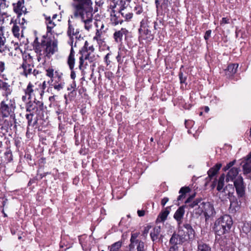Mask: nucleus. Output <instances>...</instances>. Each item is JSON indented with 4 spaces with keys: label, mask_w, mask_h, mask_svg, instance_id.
<instances>
[{
    "label": "nucleus",
    "mask_w": 251,
    "mask_h": 251,
    "mask_svg": "<svg viewBox=\"0 0 251 251\" xmlns=\"http://www.w3.org/2000/svg\"><path fill=\"white\" fill-rule=\"evenodd\" d=\"M73 15L71 18H79L84 24V28L89 31L92 27L93 7L91 0H74Z\"/></svg>",
    "instance_id": "1"
},
{
    "label": "nucleus",
    "mask_w": 251,
    "mask_h": 251,
    "mask_svg": "<svg viewBox=\"0 0 251 251\" xmlns=\"http://www.w3.org/2000/svg\"><path fill=\"white\" fill-rule=\"evenodd\" d=\"M33 49L37 54V58L38 62L43 61L45 62L46 58H50L55 52L57 51V41L50 38H43L39 42L38 38H36L33 42Z\"/></svg>",
    "instance_id": "2"
},
{
    "label": "nucleus",
    "mask_w": 251,
    "mask_h": 251,
    "mask_svg": "<svg viewBox=\"0 0 251 251\" xmlns=\"http://www.w3.org/2000/svg\"><path fill=\"white\" fill-rule=\"evenodd\" d=\"M233 224L231 217L228 215H225L216 220L213 229L219 236L228 233Z\"/></svg>",
    "instance_id": "3"
},
{
    "label": "nucleus",
    "mask_w": 251,
    "mask_h": 251,
    "mask_svg": "<svg viewBox=\"0 0 251 251\" xmlns=\"http://www.w3.org/2000/svg\"><path fill=\"white\" fill-rule=\"evenodd\" d=\"M25 106L26 111L36 115L37 118H41L43 116L45 107L43 101L38 100L35 98L33 101L29 100Z\"/></svg>",
    "instance_id": "4"
},
{
    "label": "nucleus",
    "mask_w": 251,
    "mask_h": 251,
    "mask_svg": "<svg viewBox=\"0 0 251 251\" xmlns=\"http://www.w3.org/2000/svg\"><path fill=\"white\" fill-rule=\"evenodd\" d=\"M10 100L7 101V99L2 100L0 103V111L3 117H7L10 116L15 124L14 127H16L17 122L15 114H13L14 107L12 104L10 103Z\"/></svg>",
    "instance_id": "5"
},
{
    "label": "nucleus",
    "mask_w": 251,
    "mask_h": 251,
    "mask_svg": "<svg viewBox=\"0 0 251 251\" xmlns=\"http://www.w3.org/2000/svg\"><path fill=\"white\" fill-rule=\"evenodd\" d=\"M24 93L28 95V100H31L32 98H35L36 97L39 96L40 99H42L44 95L43 90L40 89L35 84L29 82L26 88L24 89Z\"/></svg>",
    "instance_id": "6"
},
{
    "label": "nucleus",
    "mask_w": 251,
    "mask_h": 251,
    "mask_svg": "<svg viewBox=\"0 0 251 251\" xmlns=\"http://www.w3.org/2000/svg\"><path fill=\"white\" fill-rule=\"evenodd\" d=\"M201 212H203L205 221L212 219L216 215V211L213 204L209 202H202L201 203Z\"/></svg>",
    "instance_id": "7"
},
{
    "label": "nucleus",
    "mask_w": 251,
    "mask_h": 251,
    "mask_svg": "<svg viewBox=\"0 0 251 251\" xmlns=\"http://www.w3.org/2000/svg\"><path fill=\"white\" fill-rule=\"evenodd\" d=\"M46 75L50 78L48 83L64 82L63 78V74L58 70L54 71L53 68H49L46 70Z\"/></svg>",
    "instance_id": "8"
},
{
    "label": "nucleus",
    "mask_w": 251,
    "mask_h": 251,
    "mask_svg": "<svg viewBox=\"0 0 251 251\" xmlns=\"http://www.w3.org/2000/svg\"><path fill=\"white\" fill-rule=\"evenodd\" d=\"M68 25L67 34L70 38L68 43L71 46V48H73L74 37L75 36L76 39L78 38V35L79 34L80 30L78 28H75V24L74 22L70 19L68 21Z\"/></svg>",
    "instance_id": "9"
},
{
    "label": "nucleus",
    "mask_w": 251,
    "mask_h": 251,
    "mask_svg": "<svg viewBox=\"0 0 251 251\" xmlns=\"http://www.w3.org/2000/svg\"><path fill=\"white\" fill-rule=\"evenodd\" d=\"M236 194L238 199H244L246 195V185L244 184L242 176L238 177L234 181Z\"/></svg>",
    "instance_id": "10"
},
{
    "label": "nucleus",
    "mask_w": 251,
    "mask_h": 251,
    "mask_svg": "<svg viewBox=\"0 0 251 251\" xmlns=\"http://www.w3.org/2000/svg\"><path fill=\"white\" fill-rule=\"evenodd\" d=\"M13 91L11 86L5 81L0 79V92L2 95L8 100V96H10Z\"/></svg>",
    "instance_id": "11"
},
{
    "label": "nucleus",
    "mask_w": 251,
    "mask_h": 251,
    "mask_svg": "<svg viewBox=\"0 0 251 251\" xmlns=\"http://www.w3.org/2000/svg\"><path fill=\"white\" fill-rule=\"evenodd\" d=\"M95 50L94 47L93 45L89 46V43L87 41H86L84 43V45L79 50V53L82 54V57H85L86 58H92L93 57L91 56L92 53Z\"/></svg>",
    "instance_id": "12"
},
{
    "label": "nucleus",
    "mask_w": 251,
    "mask_h": 251,
    "mask_svg": "<svg viewBox=\"0 0 251 251\" xmlns=\"http://www.w3.org/2000/svg\"><path fill=\"white\" fill-rule=\"evenodd\" d=\"M75 52L74 50V49L72 48L71 49L70 53L67 60L68 65H69L70 69L71 70L70 76L71 78L73 80H74L76 77L75 73L74 71V68L75 63Z\"/></svg>",
    "instance_id": "13"
},
{
    "label": "nucleus",
    "mask_w": 251,
    "mask_h": 251,
    "mask_svg": "<svg viewBox=\"0 0 251 251\" xmlns=\"http://www.w3.org/2000/svg\"><path fill=\"white\" fill-rule=\"evenodd\" d=\"M13 10L17 14L18 17H20L23 14L27 13L26 8L24 6V0H19L16 3L13 4Z\"/></svg>",
    "instance_id": "14"
},
{
    "label": "nucleus",
    "mask_w": 251,
    "mask_h": 251,
    "mask_svg": "<svg viewBox=\"0 0 251 251\" xmlns=\"http://www.w3.org/2000/svg\"><path fill=\"white\" fill-rule=\"evenodd\" d=\"M233 187L232 185H228L225 187L221 192L220 197L223 200H226L227 199H230L232 196H234L233 192Z\"/></svg>",
    "instance_id": "15"
},
{
    "label": "nucleus",
    "mask_w": 251,
    "mask_h": 251,
    "mask_svg": "<svg viewBox=\"0 0 251 251\" xmlns=\"http://www.w3.org/2000/svg\"><path fill=\"white\" fill-rule=\"evenodd\" d=\"M229 200L230 201L229 210L231 212L234 213L239 211L241 208L240 201H238L235 196H232Z\"/></svg>",
    "instance_id": "16"
},
{
    "label": "nucleus",
    "mask_w": 251,
    "mask_h": 251,
    "mask_svg": "<svg viewBox=\"0 0 251 251\" xmlns=\"http://www.w3.org/2000/svg\"><path fill=\"white\" fill-rule=\"evenodd\" d=\"M45 19V24L47 25V33L53 34L54 33L53 28L56 25V21H53L50 19V16L44 14Z\"/></svg>",
    "instance_id": "17"
},
{
    "label": "nucleus",
    "mask_w": 251,
    "mask_h": 251,
    "mask_svg": "<svg viewBox=\"0 0 251 251\" xmlns=\"http://www.w3.org/2000/svg\"><path fill=\"white\" fill-rule=\"evenodd\" d=\"M195 196V195L194 194L192 196H190L185 201V205H184V207H187L189 208H193L197 206H199V207H201V204L200 205H199V203H201L202 201L201 198L196 199L195 200L192 201V200L193 199Z\"/></svg>",
    "instance_id": "18"
},
{
    "label": "nucleus",
    "mask_w": 251,
    "mask_h": 251,
    "mask_svg": "<svg viewBox=\"0 0 251 251\" xmlns=\"http://www.w3.org/2000/svg\"><path fill=\"white\" fill-rule=\"evenodd\" d=\"M22 67L24 70L23 75L25 77H27L28 75L33 74L34 76H36L38 73V71L35 69H33V66L31 64H27L26 63H23Z\"/></svg>",
    "instance_id": "19"
},
{
    "label": "nucleus",
    "mask_w": 251,
    "mask_h": 251,
    "mask_svg": "<svg viewBox=\"0 0 251 251\" xmlns=\"http://www.w3.org/2000/svg\"><path fill=\"white\" fill-rule=\"evenodd\" d=\"M119 14H120L122 17L124 18V21H128L130 20L132 17L133 14L130 12L125 6L124 4H122L120 9Z\"/></svg>",
    "instance_id": "20"
},
{
    "label": "nucleus",
    "mask_w": 251,
    "mask_h": 251,
    "mask_svg": "<svg viewBox=\"0 0 251 251\" xmlns=\"http://www.w3.org/2000/svg\"><path fill=\"white\" fill-rule=\"evenodd\" d=\"M141 27L139 29V31L141 34V37L142 39H146L148 41H151L153 39V36L151 34V32L147 29H145V26L144 25V22L141 23Z\"/></svg>",
    "instance_id": "21"
},
{
    "label": "nucleus",
    "mask_w": 251,
    "mask_h": 251,
    "mask_svg": "<svg viewBox=\"0 0 251 251\" xmlns=\"http://www.w3.org/2000/svg\"><path fill=\"white\" fill-rule=\"evenodd\" d=\"M239 172V169L236 167H232L227 172L226 176V181H234L238 177V175Z\"/></svg>",
    "instance_id": "22"
},
{
    "label": "nucleus",
    "mask_w": 251,
    "mask_h": 251,
    "mask_svg": "<svg viewBox=\"0 0 251 251\" xmlns=\"http://www.w3.org/2000/svg\"><path fill=\"white\" fill-rule=\"evenodd\" d=\"M184 207V205L179 207L174 215V218L177 221L178 225L182 223V220L185 213Z\"/></svg>",
    "instance_id": "23"
},
{
    "label": "nucleus",
    "mask_w": 251,
    "mask_h": 251,
    "mask_svg": "<svg viewBox=\"0 0 251 251\" xmlns=\"http://www.w3.org/2000/svg\"><path fill=\"white\" fill-rule=\"evenodd\" d=\"M128 32V30L124 28H122L120 30L116 31L113 35L115 41L118 43H121L123 36L125 35L126 36Z\"/></svg>",
    "instance_id": "24"
},
{
    "label": "nucleus",
    "mask_w": 251,
    "mask_h": 251,
    "mask_svg": "<svg viewBox=\"0 0 251 251\" xmlns=\"http://www.w3.org/2000/svg\"><path fill=\"white\" fill-rule=\"evenodd\" d=\"M171 207L170 206H168L166 207L164 210H162L156 219V222L157 223H161L164 222L170 212Z\"/></svg>",
    "instance_id": "25"
},
{
    "label": "nucleus",
    "mask_w": 251,
    "mask_h": 251,
    "mask_svg": "<svg viewBox=\"0 0 251 251\" xmlns=\"http://www.w3.org/2000/svg\"><path fill=\"white\" fill-rule=\"evenodd\" d=\"M238 67V64L236 63L228 65L227 69L225 70L226 75L228 77L232 76L236 73Z\"/></svg>",
    "instance_id": "26"
},
{
    "label": "nucleus",
    "mask_w": 251,
    "mask_h": 251,
    "mask_svg": "<svg viewBox=\"0 0 251 251\" xmlns=\"http://www.w3.org/2000/svg\"><path fill=\"white\" fill-rule=\"evenodd\" d=\"M222 166V163H219L211 168L207 172L209 177H212L215 176L218 173Z\"/></svg>",
    "instance_id": "27"
},
{
    "label": "nucleus",
    "mask_w": 251,
    "mask_h": 251,
    "mask_svg": "<svg viewBox=\"0 0 251 251\" xmlns=\"http://www.w3.org/2000/svg\"><path fill=\"white\" fill-rule=\"evenodd\" d=\"M190 189L188 187H182L180 188L179 193V195L178 196L177 201H183L185 198L186 194L189 192Z\"/></svg>",
    "instance_id": "28"
},
{
    "label": "nucleus",
    "mask_w": 251,
    "mask_h": 251,
    "mask_svg": "<svg viewBox=\"0 0 251 251\" xmlns=\"http://www.w3.org/2000/svg\"><path fill=\"white\" fill-rule=\"evenodd\" d=\"M244 173L249 174L251 172V152L248 156L246 162L243 166Z\"/></svg>",
    "instance_id": "29"
},
{
    "label": "nucleus",
    "mask_w": 251,
    "mask_h": 251,
    "mask_svg": "<svg viewBox=\"0 0 251 251\" xmlns=\"http://www.w3.org/2000/svg\"><path fill=\"white\" fill-rule=\"evenodd\" d=\"M92 58H86L85 57H82V54L79 57V69L81 71H83L86 68L87 65V62L86 60H88L89 62H92Z\"/></svg>",
    "instance_id": "30"
},
{
    "label": "nucleus",
    "mask_w": 251,
    "mask_h": 251,
    "mask_svg": "<svg viewBox=\"0 0 251 251\" xmlns=\"http://www.w3.org/2000/svg\"><path fill=\"white\" fill-rule=\"evenodd\" d=\"M34 115L32 113H27L25 115V118L27 121V132H28V131L29 126H34L37 123V120H38V118H36V120H35V121L34 122H32L33 117Z\"/></svg>",
    "instance_id": "31"
},
{
    "label": "nucleus",
    "mask_w": 251,
    "mask_h": 251,
    "mask_svg": "<svg viewBox=\"0 0 251 251\" xmlns=\"http://www.w3.org/2000/svg\"><path fill=\"white\" fill-rule=\"evenodd\" d=\"M225 175L224 174H222L218 180H217V186L216 187L217 190L219 192H221L224 188L225 185Z\"/></svg>",
    "instance_id": "32"
},
{
    "label": "nucleus",
    "mask_w": 251,
    "mask_h": 251,
    "mask_svg": "<svg viewBox=\"0 0 251 251\" xmlns=\"http://www.w3.org/2000/svg\"><path fill=\"white\" fill-rule=\"evenodd\" d=\"M160 232L159 227L154 228L150 233L151 239L153 242L156 241L159 239V236Z\"/></svg>",
    "instance_id": "33"
},
{
    "label": "nucleus",
    "mask_w": 251,
    "mask_h": 251,
    "mask_svg": "<svg viewBox=\"0 0 251 251\" xmlns=\"http://www.w3.org/2000/svg\"><path fill=\"white\" fill-rule=\"evenodd\" d=\"M181 242V236L177 234L174 233L170 240V243L173 246H177L178 243H180Z\"/></svg>",
    "instance_id": "34"
},
{
    "label": "nucleus",
    "mask_w": 251,
    "mask_h": 251,
    "mask_svg": "<svg viewBox=\"0 0 251 251\" xmlns=\"http://www.w3.org/2000/svg\"><path fill=\"white\" fill-rule=\"evenodd\" d=\"M197 251H212L210 246L202 242H198Z\"/></svg>",
    "instance_id": "35"
},
{
    "label": "nucleus",
    "mask_w": 251,
    "mask_h": 251,
    "mask_svg": "<svg viewBox=\"0 0 251 251\" xmlns=\"http://www.w3.org/2000/svg\"><path fill=\"white\" fill-rule=\"evenodd\" d=\"M122 242L119 241L108 246L109 251H118L122 247Z\"/></svg>",
    "instance_id": "36"
},
{
    "label": "nucleus",
    "mask_w": 251,
    "mask_h": 251,
    "mask_svg": "<svg viewBox=\"0 0 251 251\" xmlns=\"http://www.w3.org/2000/svg\"><path fill=\"white\" fill-rule=\"evenodd\" d=\"M184 228L187 230V234L189 238H192L194 237L195 231L192 226L189 224L184 225Z\"/></svg>",
    "instance_id": "37"
},
{
    "label": "nucleus",
    "mask_w": 251,
    "mask_h": 251,
    "mask_svg": "<svg viewBox=\"0 0 251 251\" xmlns=\"http://www.w3.org/2000/svg\"><path fill=\"white\" fill-rule=\"evenodd\" d=\"M12 31L14 36L16 37L19 38L20 35V28L19 25L16 22L14 23L13 27L12 28Z\"/></svg>",
    "instance_id": "38"
},
{
    "label": "nucleus",
    "mask_w": 251,
    "mask_h": 251,
    "mask_svg": "<svg viewBox=\"0 0 251 251\" xmlns=\"http://www.w3.org/2000/svg\"><path fill=\"white\" fill-rule=\"evenodd\" d=\"M65 85V82H62V83H53L50 84V88H51L52 87H53L54 90H56L57 91H60V90H62L64 87Z\"/></svg>",
    "instance_id": "39"
},
{
    "label": "nucleus",
    "mask_w": 251,
    "mask_h": 251,
    "mask_svg": "<svg viewBox=\"0 0 251 251\" xmlns=\"http://www.w3.org/2000/svg\"><path fill=\"white\" fill-rule=\"evenodd\" d=\"M111 21L112 22V24L114 25H118L119 24H121L123 21V19H121V18H119L118 16H117L115 14H114L113 15L112 14L111 15Z\"/></svg>",
    "instance_id": "40"
},
{
    "label": "nucleus",
    "mask_w": 251,
    "mask_h": 251,
    "mask_svg": "<svg viewBox=\"0 0 251 251\" xmlns=\"http://www.w3.org/2000/svg\"><path fill=\"white\" fill-rule=\"evenodd\" d=\"M33 62V57L31 56L30 54H25L23 56V63H26V64L32 65Z\"/></svg>",
    "instance_id": "41"
},
{
    "label": "nucleus",
    "mask_w": 251,
    "mask_h": 251,
    "mask_svg": "<svg viewBox=\"0 0 251 251\" xmlns=\"http://www.w3.org/2000/svg\"><path fill=\"white\" fill-rule=\"evenodd\" d=\"M4 27L3 26H0V45H3V44L6 43V38L4 35L3 30Z\"/></svg>",
    "instance_id": "42"
},
{
    "label": "nucleus",
    "mask_w": 251,
    "mask_h": 251,
    "mask_svg": "<svg viewBox=\"0 0 251 251\" xmlns=\"http://www.w3.org/2000/svg\"><path fill=\"white\" fill-rule=\"evenodd\" d=\"M136 242H138V245L137 247V251H146L147 249L143 242L141 241H136Z\"/></svg>",
    "instance_id": "43"
},
{
    "label": "nucleus",
    "mask_w": 251,
    "mask_h": 251,
    "mask_svg": "<svg viewBox=\"0 0 251 251\" xmlns=\"http://www.w3.org/2000/svg\"><path fill=\"white\" fill-rule=\"evenodd\" d=\"M126 218H127V223H126L125 221L126 220V219L125 218H123L120 222V225H125L127 227H128V226L129 225V224L131 222V219H130V215H127L126 216Z\"/></svg>",
    "instance_id": "44"
},
{
    "label": "nucleus",
    "mask_w": 251,
    "mask_h": 251,
    "mask_svg": "<svg viewBox=\"0 0 251 251\" xmlns=\"http://www.w3.org/2000/svg\"><path fill=\"white\" fill-rule=\"evenodd\" d=\"M251 227L249 223H244L242 227V230L243 232L248 233L250 232Z\"/></svg>",
    "instance_id": "45"
},
{
    "label": "nucleus",
    "mask_w": 251,
    "mask_h": 251,
    "mask_svg": "<svg viewBox=\"0 0 251 251\" xmlns=\"http://www.w3.org/2000/svg\"><path fill=\"white\" fill-rule=\"evenodd\" d=\"M236 162V160L232 161L226 164L223 168V170L224 171L226 172L227 170H229L235 164Z\"/></svg>",
    "instance_id": "46"
},
{
    "label": "nucleus",
    "mask_w": 251,
    "mask_h": 251,
    "mask_svg": "<svg viewBox=\"0 0 251 251\" xmlns=\"http://www.w3.org/2000/svg\"><path fill=\"white\" fill-rule=\"evenodd\" d=\"M133 10L135 12V13L138 15H139L143 12L142 7L139 4H136L134 6Z\"/></svg>",
    "instance_id": "47"
},
{
    "label": "nucleus",
    "mask_w": 251,
    "mask_h": 251,
    "mask_svg": "<svg viewBox=\"0 0 251 251\" xmlns=\"http://www.w3.org/2000/svg\"><path fill=\"white\" fill-rule=\"evenodd\" d=\"M4 155L7 162H10L12 160V154L10 151H6L4 153Z\"/></svg>",
    "instance_id": "48"
},
{
    "label": "nucleus",
    "mask_w": 251,
    "mask_h": 251,
    "mask_svg": "<svg viewBox=\"0 0 251 251\" xmlns=\"http://www.w3.org/2000/svg\"><path fill=\"white\" fill-rule=\"evenodd\" d=\"M178 75L180 83H185L187 79L186 76H184L183 73L181 72L179 73Z\"/></svg>",
    "instance_id": "49"
},
{
    "label": "nucleus",
    "mask_w": 251,
    "mask_h": 251,
    "mask_svg": "<svg viewBox=\"0 0 251 251\" xmlns=\"http://www.w3.org/2000/svg\"><path fill=\"white\" fill-rule=\"evenodd\" d=\"M6 65L4 60H0V74L2 73L5 70Z\"/></svg>",
    "instance_id": "50"
},
{
    "label": "nucleus",
    "mask_w": 251,
    "mask_h": 251,
    "mask_svg": "<svg viewBox=\"0 0 251 251\" xmlns=\"http://www.w3.org/2000/svg\"><path fill=\"white\" fill-rule=\"evenodd\" d=\"M4 125L2 126L1 128H3L6 131H7L8 127H10L12 125L11 123L9 124V121L6 120L4 121Z\"/></svg>",
    "instance_id": "51"
},
{
    "label": "nucleus",
    "mask_w": 251,
    "mask_h": 251,
    "mask_svg": "<svg viewBox=\"0 0 251 251\" xmlns=\"http://www.w3.org/2000/svg\"><path fill=\"white\" fill-rule=\"evenodd\" d=\"M151 226H145L144 228V230L143 231V233H142V235L144 237H146L149 232V230L151 228Z\"/></svg>",
    "instance_id": "52"
},
{
    "label": "nucleus",
    "mask_w": 251,
    "mask_h": 251,
    "mask_svg": "<svg viewBox=\"0 0 251 251\" xmlns=\"http://www.w3.org/2000/svg\"><path fill=\"white\" fill-rule=\"evenodd\" d=\"M111 54L110 53H108L104 58V61L107 66L109 65L111 63V61L109 60V56Z\"/></svg>",
    "instance_id": "53"
},
{
    "label": "nucleus",
    "mask_w": 251,
    "mask_h": 251,
    "mask_svg": "<svg viewBox=\"0 0 251 251\" xmlns=\"http://www.w3.org/2000/svg\"><path fill=\"white\" fill-rule=\"evenodd\" d=\"M101 33L100 32V31L97 29V32L96 33V35L94 37V39L97 40V41H99L100 40H101Z\"/></svg>",
    "instance_id": "54"
},
{
    "label": "nucleus",
    "mask_w": 251,
    "mask_h": 251,
    "mask_svg": "<svg viewBox=\"0 0 251 251\" xmlns=\"http://www.w3.org/2000/svg\"><path fill=\"white\" fill-rule=\"evenodd\" d=\"M5 44H3V45H0V52L1 53L5 52L8 50V48Z\"/></svg>",
    "instance_id": "55"
},
{
    "label": "nucleus",
    "mask_w": 251,
    "mask_h": 251,
    "mask_svg": "<svg viewBox=\"0 0 251 251\" xmlns=\"http://www.w3.org/2000/svg\"><path fill=\"white\" fill-rule=\"evenodd\" d=\"M76 86V85L75 81L74 80L73 82L70 84V86L68 88V90L71 91L73 90V91H74Z\"/></svg>",
    "instance_id": "56"
},
{
    "label": "nucleus",
    "mask_w": 251,
    "mask_h": 251,
    "mask_svg": "<svg viewBox=\"0 0 251 251\" xmlns=\"http://www.w3.org/2000/svg\"><path fill=\"white\" fill-rule=\"evenodd\" d=\"M211 30H208L205 32L204 36V38L205 40H208V39L209 38V37L211 36Z\"/></svg>",
    "instance_id": "57"
},
{
    "label": "nucleus",
    "mask_w": 251,
    "mask_h": 251,
    "mask_svg": "<svg viewBox=\"0 0 251 251\" xmlns=\"http://www.w3.org/2000/svg\"><path fill=\"white\" fill-rule=\"evenodd\" d=\"M38 87H39L40 89L43 90V92L44 93L45 92L44 90L46 89V88L47 87V84H46V81H43V82L42 83V84L39 85L38 86Z\"/></svg>",
    "instance_id": "58"
},
{
    "label": "nucleus",
    "mask_w": 251,
    "mask_h": 251,
    "mask_svg": "<svg viewBox=\"0 0 251 251\" xmlns=\"http://www.w3.org/2000/svg\"><path fill=\"white\" fill-rule=\"evenodd\" d=\"M169 201V198L167 197L164 198L161 202V205L162 206H164L166 203Z\"/></svg>",
    "instance_id": "59"
},
{
    "label": "nucleus",
    "mask_w": 251,
    "mask_h": 251,
    "mask_svg": "<svg viewBox=\"0 0 251 251\" xmlns=\"http://www.w3.org/2000/svg\"><path fill=\"white\" fill-rule=\"evenodd\" d=\"M229 23V19L226 18H223L221 21V25L226 24Z\"/></svg>",
    "instance_id": "60"
},
{
    "label": "nucleus",
    "mask_w": 251,
    "mask_h": 251,
    "mask_svg": "<svg viewBox=\"0 0 251 251\" xmlns=\"http://www.w3.org/2000/svg\"><path fill=\"white\" fill-rule=\"evenodd\" d=\"M22 100L23 102H25V103L26 102H28L27 101L28 100V95H26L25 94L24 95H23L22 97Z\"/></svg>",
    "instance_id": "61"
},
{
    "label": "nucleus",
    "mask_w": 251,
    "mask_h": 251,
    "mask_svg": "<svg viewBox=\"0 0 251 251\" xmlns=\"http://www.w3.org/2000/svg\"><path fill=\"white\" fill-rule=\"evenodd\" d=\"M58 17V15L56 14L53 15L52 17H50V19L53 21H56V22L60 21V19L56 20L57 18Z\"/></svg>",
    "instance_id": "62"
},
{
    "label": "nucleus",
    "mask_w": 251,
    "mask_h": 251,
    "mask_svg": "<svg viewBox=\"0 0 251 251\" xmlns=\"http://www.w3.org/2000/svg\"><path fill=\"white\" fill-rule=\"evenodd\" d=\"M169 251H178V247L177 246H172L169 249Z\"/></svg>",
    "instance_id": "63"
},
{
    "label": "nucleus",
    "mask_w": 251,
    "mask_h": 251,
    "mask_svg": "<svg viewBox=\"0 0 251 251\" xmlns=\"http://www.w3.org/2000/svg\"><path fill=\"white\" fill-rule=\"evenodd\" d=\"M145 211L144 210H138L137 211L138 215L139 217H142L145 215Z\"/></svg>",
    "instance_id": "64"
}]
</instances>
